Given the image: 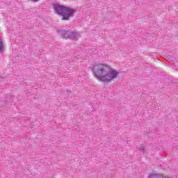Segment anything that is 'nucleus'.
<instances>
[{"label":"nucleus","mask_w":178,"mask_h":178,"mask_svg":"<svg viewBox=\"0 0 178 178\" xmlns=\"http://www.w3.org/2000/svg\"><path fill=\"white\" fill-rule=\"evenodd\" d=\"M70 38H75L76 37V33L75 32H71V34L68 35Z\"/></svg>","instance_id":"nucleus-3"},{"label":"nucleus","mask_w":178,"mask_h":178,"mask_svg":"<svg viewBox=\"0 0 178 178\" xmlns=\"http://www.w3.org/2000/svg\"><path fill=\"white\" fill-rule=\"evenodd\" d=\"M33 1H38V0H33Z\"/></svg>","instance_id":"nucleus-6"},{"label":"nucleus","mask_w":178,"mask_h":178,"mask_svg":"<svg viewBox=\"0 0 178 178\" xmlns=\"http://www.w3.org/2000/svg\"><path fill=\"white\" fill-rule=\"evenodd\" d=\"M61 35H63V37H65V33H62Z\"/></svg>","instance_id":"nucleus-5"},{"label":"nucleus","mask_w":178,"mask_h":178,"mask_svg":"<svg viewBox=\"0 0 178 178\" xmlns=\"http://www.w3.org/2000/svg\"><path fill=\"white\" fill-rule=\"evenodd\" d=\"M0 51H1V52H3V42H2V40L0 41Z\"/></svg>","instance_id":"nucleus-4"},{"label":"nucleus","mask_w":178,"mask_h":178,"mask_svg":"<svg viewBox=\"0 0 178 178\" xmlns=\"http://www.w3.org/2000/svg\"><path fill=\"white\" fill-rule=\"evenodd\" d=\"M93 70L95 73H99V79L102 81H112L119 74V72L111 70V68L101 64L94 66Z\"/></svg>","instance_id":"nucleus-1"},{"label":"nucleus","mask_w":178,"mask_h":178,"mask_svg":"<svg viewBox=\"0 0 178 178\" xmlns=\"http://www.w3.org/2000/svg\"><path fill=\"white\" fill-rule=\"evenodd\" d=\"M55 10L58 15L63 16V20H69L70 17L73 16L74 12L71 8H67L63 6H56Z\"/></svg>","instance_id":"nucleus-2"}]
</instances>
